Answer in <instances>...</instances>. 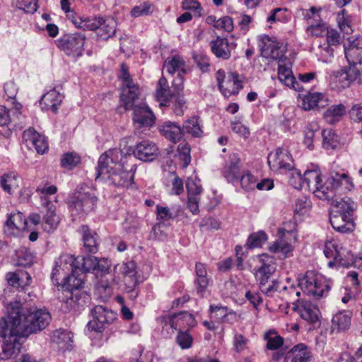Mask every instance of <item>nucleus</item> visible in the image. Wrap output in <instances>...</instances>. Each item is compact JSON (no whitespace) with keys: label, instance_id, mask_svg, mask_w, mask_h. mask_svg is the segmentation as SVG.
Segmentation results:
<instances>
[{"label":"nucleus","instance_id":"cd10ccee","mask_svg":"<svg viewBox=\"0 0 362 362\" xmlns=\"http://www.w3.org/2000/svg\"><path fill=\"white\" fill-rule=\"evenodd\" d=\"M213 54L218 58L228 59L230 57V47L226 38L217 37L210 42Z\"/></svg>","mask_w":362,"mask_h":362},{"label":"nucleus","instance_id":"680f3d73","mask_svg":"<svg viewBox=\"0 0 362 362\" xmlns=\"http://www.w3.org/2000/svg\"><path fill=\"white\" fill-rule=\"evenodd\" d=\"M322 136L326 148H333L336 146L335 136L331 129L322 130Z\"/></svg>","mask_w":362,"mask_h":362},{"label":"nucleus","instance_id":"c85d7f7f","mask_svg":"<svg viewBox=\"0 0 362 362\" xmlns=\"http://www.w3.org/2000/svg\"><path fill=\"white\" fill-rule=\"evenodd\" d=\"M79 272L74 268V271H71L66 279L62 284V287L64 291L70 293V298H74V291L79 289L83 284V279L79 277Z\"/></svg>","mask_w":362,"mask_h":362},{"label":"nucleus","instance_id":"4c0bfd02","mask_svg":"<svg viewBox=\"0 0 362 362\" xmlns=\"http://www.w3.org/2000/svg\"><path fill=\"white\" fill-rule=\"evenodd\" d=\"M334 207L335 210L332 213L353 216L357 205L351 198L346 197L341 199L340 201H336Z\"/></svg>","mask_w":362,"mask_h":362},{"label":"nucleus","instance_id":"a878e982","mask_svg":"<svg viewBox=\"0 0 362 362\" xmlns=\"http://www.w3.org/2000/svg\"><path fill=\"white\" fill-rule=\"evenodd\" d=\"M195 272L197 275V279L195 280L197 292L199 296L203 297L209 284V279L207 276V271L205 264L201 262L197 263L195 265Z\"/></svg>","mask_w":362,"mask_h":362},{"label":"nucleus","instance_id":"052dcab7","mask_svg":"<svg viewBox=\"0 0 362 362\" xmlns=\"http://www.w3.org/2000/svg\"><path fill=\"white\" fill-rule=\"evenodd\" d=\"M287 287L284 286L282 287L280 286V283L276 281H272V284L269 286H260V291L266 294L268 296H272L273 294L278 291L280 290H286Z\"/></svg>","mask_w":362,"mask_h":362},{"label":"nucleus","instance_id":"e2e57ef3","mask_svg":"<svg viewBox=\"0 0 362 362\" xmlns=\"http://www.w3.org/2000/svg\"><path fill=\"white\" fill-rule=\"evenodd\" d=\"M186 188L188 196H199L202 189V186L192 178L187 180Z\"/></svg>","mask_w":362,"mask_h":362},{"label":"nucleus","instance_id":"bf43d9fd","mask_svg":"<svg viewBox=\"0 0 362 362\" xmlns=\"http://www.w3.org/2000/svg\"><path fill=\"white\" fill-rule=\"evenodd\" d=\"M248 341L249 340L243 334H235L233 342L234 350L238 353L243 351L247 349Z\"/></svg>","mask_w":362,"mask_h":362},{"label":"nucleus","instance_id":"774afa93","mask_svg":"<svg viewBox=\"0 0 362 362\" xmlns=\"http://www.w3.org/2000/svg\"><path fill=\"white\" fill-rule=\"evenodd\" d=\"M173 96L180 95L184 88V77L181 73L177 74V77L173 82Z\"/></svg>","mask_w":362,"mask_h":362},{"label":"nucleus","instance_id":"423d86ee","mask_svg":"<svg viewBox=\"0 0 362 362\" xmlns=\"http://www.w3.org/2000/svg\"><path fill=\"white\" fill-rule=\"evenodd\" d=\"M324 254L327 258L333 259L328 262L329 267H333L336 265L344 267H360V264H357L356 258L354 257L351 251L343 247L336 240L326 242Z\"/></svg>","mask_w":362,"mask_h":362},{"label":"nucleus","instance_id":"bb28decb","mask_svg":"<svg viewBox=\"0 0 362 362\" xmlns=\"http://www.w3.org/2000/svg\"><path fill=\"white\" fill-rule=\"evenodd\" d=\"M80 233L82 235L83 245L86 249L91 253H95L98 251V235L92 230L88 226H81Z\"/></svg>","mask_w":362,"mask_h":362},{"label":"nucleus","instance_id":"de8ad7c7","mask_svg":"<svg viewBox=\"0 0 362 362\" xmlns=\"http://www.w3.org/2000/svg\"><path fill=\"white\" fill-rule=\"evenodd\" d=\"M153 5L148 1H145L138 6H135L132 9L131 14L135 18L147 16L153 12Z\"/></svg>","mask_w":362,"mask_h":362},{"label":"nucleus","instance_id":"603ef678","mask_svg":"<svg viewBox=\"0 0 362 362\" xmlns=\"http://www.w3.org/2000/svg\"><path fill=\"white\" fill-rule=\"evenodd\" d=\"M110 320L111 321H109L107 318H103V320H100V318H93L88 322L87 325L88 329L96 332H102L105 327V325L111 323L114 318H110Z\"/></svg>","mask_w":362,"mask_h":362},{"label":"nucleus","instance_id":"dca6fc26","mask_svg":"<svg viewBox=\"0 0 362 362\" xmlns=\"http://www.w3.org/2000/svg\"><path fill=\"white\" fill-rule=\"evenodd\" d=\"M329 222L335 230L341 233H351L355 229L354 217L351 215L331 213Z\"/></svg>","mask_w":362,"mask_h":362},{"label":"nucleus","instance_id":"13d9d810","mask_svg":"<svg viewBox=\"0 0 362 362\" xmlns=\"http://www.w3.org/2000/svg\"><path fill=\"white\" fill-rule=\"evenodd\" d=\"M156 214L157 219L159 221L174 219L177 216V214L172 211L170 208L160 206L159 205L156 206Z\"/></svg>","mask_w":362,"mask_h":362},{"label":"nucleus","instance_id":"a211bd4d","mask_svg":"<svg viewBox=\"0 0 362 362\" xmlns=\"http://www.w3.org/2000/svg\"><path fill=\"white\" fill-rule=\"evenodd\" d=\"M27 228V221L21 212L11 214L6 220L4 231L7 235H14Z\"/></svg>","mask_w":362,"mask_h":362},{"label":"nucleus","instance_id":"79ce46f5","mask_svg":"<svg viewBox=\"0 0 362 362\" xmlns=\"http://www.w3.org/2000/svg\"><path fill=\"white\" fill-rule=\"evenodd\" d=\"M183 133L186 132L194 137H200L203 134L199 119L197 117H192L184 123Z\"/></svg>","mask_w":362,"mask_h":362},{"label":"nucleus","instance_id":"f704fd0d","mask_svg":"<svg viewBox=\"0 0 362 362\" xmlns=\"http://www.w3.org/2000/svg\"><path fill=\"white\" fill-rule=\"evenodd\" d=\"M163 68L170 74L177 72L183 75L186 73L185 62L179 55L168 57L164 62Z\"/></svg>","mask_w":362,"mask_h":362},{"label":"nucleus","instance_id":"e433bc0d","mask_svg":"<svg viewBox=\"0 0 362 362\" xmlns=\"http://www.w3.org/2000/svg\"><path fill=\"white\" fill-rule=\"evenodd\" d=\"M173 97V91L170 88L167 79L162 76L158 82L156 88V98L160 101L161 105H167V103Z\"/></svg>","mask_w":362,"mask_h":362},{"label":"nucleus","instance_id":"a18cd8bd","mask_svg":"<svg viewBox=\"0 0 362 362\" xmlns=\"http://www.w3.org/2000/svg\"><path fill=\"white\" fill-rule=\"evenodd\" d=\"M319 127L316 123L308 124L304 130V144L310 150L313 148V139L315 134L318 131Z\"/></svg>","mask_w":362,"mask_h":362},{"label":"nucleus","instance_id":"6ab92c4d","mask_svg":"<svg viewBox=\"0 0 362 362\" xmlns=\"http://www.w3.org/2000/svg\"><path fill=\"white\" fill-rule=\"evenodd\" d=\"M132 110L133 119L135 122L144 127H151L155 123L156 117L145 103H140V105H136Z\"/></svg>","mask_w":362,"mask_h":362},{"label":"nucleus","instance_id":"ea45409f","mask_svg":"<svg viewBox=\"0 0 362 362\" xmlns=\"http://www.w3.org/2000/svg\"><path fill=\"white\" fill-rule=\"evenodd\" d=\"M346 112V107L342 104L330 106L324 113V118L329 124H334L339 122Z\"/></svg>","mask_w":362,"mask_h":362},{"label":"nucleus","instance_id":"3c124183","mask_svg":"<svg viewBox=\"0 0 362 362\" xmlns=\"http://www.w3.org/2000/svg\"><path fill=\"white\" fill-rule=\"evenodd\" d=\"M80 162V156L75 153H65L61 160L62 165L69 169L76 167Z\"/></svg>","mask_w":362,"mask_h":362},{"label":"nucleus","instance_id":"7c9ffc66","mask_svg":"<svg viewBox=\"0 0 362 362\" xmlns=\"http://www.w3.org/2000/svg\"><path fill=\"white\" fill-rule=\"evenodd\" d=\"M124 275V281L129 290H133L137 285L138 281L136 277V264L133 261L124 263L121 267Z\"/></svg>","mask_w":362,"mask_h":362},{"label":"nucleus","instance_id":"c9c22d12","mask_svg":"<svg viewBox=\"0 0 362 362\" xmlns=\"http://www.w3.org/2000/svg\"><path fill=\"white\" fill-rule=\"evenodd\" d=\"M6 279L11 286L22 287L23 288L29 285L31 280L30 275L25 271L8 272L6 275Z\"/></svg>","mask_w":362,"mask_h":362},{"label":"nucleus","instance_id":"7ed1b4c3","mask_svg":"<svg viewBox=\"0 0 362 362\" xmlns=\"http://www.w3.org/2000/svg\"><path fill=\"white\" fill-rule=\"evenodd\" d=\"M294 173L300 181V186L303 187L305 185L320 199H332L337 191H350L353 187L351 178L344 173H331L324 183L322 182L320 173L317 170H306L303 175L296 170Z\"/></svg>","mask_w":362,"mask_h":362},{"label":"nucleus","instance_id":"6e6552de","mask_svg":"<svg viewBox=\"0 0 362 362\" xmlns=\"http://www.w3.org/2000/svg\"><path fill=\"white\" fill-rule=\"evenodd\" d=\"M124 75L125 79L122 83L120 103L125 110H131L136 105H139L140 103L144 102L140 98L141 90L139 86L133 82L130 75L127 73Z\"/></svg>","mask_w":362,"mask_h":362},{"label":"nucleus","instance_id":"69168bd1","mask_svg":"<svg viewBox=\"0 0 362 362\" xmlns=\"http://www.w3.org/2000/svg\"><path fill=\"white\" fill-rule=\"evenodd\" d=\"M177 341L182 349H188L192 343V337L187 332H179L177 336Z\"/></svg>","mask_w":362,"mask_h":362},{"label":"nucleus","instance_id":"4be33fe9","mask_svg":"<svg viewBox=\"0 0 362 362\" xmlns=\"http://www.w3.org/2000/svg\"><path fill=\"white\" fill-rule=\"evenodd\" d=\"M240 159L237 153L230 154L223 170L224 177L228 182L238 180L240 177Z\"/></svg>","mask_w":362,"mask_h":362},{"label":"nucleus","instance_id":"4468645a","mask_svg":"<svg viewBox=\"0 0 362 362\" xmlns=\"http://www.w3.org/2000/svg\"><path fill=\"white\" fill-rule=\"evenodd\" d=\"M238 75L233 73L230 76V78L226 81V86L223 85V79L225 78L224 71L218 70L216 73V80L219 90L223 93L224 96L228 97L238 93L242 88L240 81L238 78Z\"/></svg>","mask_w":362,"mask_h":362},{"label":"nucleus","instance_id":"338daca9","mask_svg":"<svg viewBox=\"0 0 362 362\" xmlns=\"http://www.w3.org/2000/svg\"><path fill=\"white\" fill-rule=\"evenodd\" d=\"M109 314L116 315L112 310L104 305H96L90 310L91 317H107Z\"/></svg>","mask_w":362,"mask_h":362},{"label":"nucleus","instance_id":"c756f323","mask_svg":"<svg viewBox=\"0 0 362 362\" xmlns=\"http://www.w3.org/2000/svg\"><path fill=\"white\" fill-rule=\"evenodd\" d=\"M327 105V99L320 93H309L303 98L302 107L305 110H310L315 107H323Z\"/></svg>","mask_w":362,"mask_h":362},{"label":"nucleus","instance_id":"58836bf2","mask_svg":"<svg viewBox=\"0 0 362 362\" xmlns=\"http://www.w3.org/2000/svg\"><path fill=\"white\" fill-rule=\"evenodd\" d=\"M62 100V96L55 90H51L43 95L40 103L41 105H45L47 109H51L53 112H56Z\"/></svg>","mask_w":362,"mask_h":362},{"label":"nucleus","instance_id":"c03bdc74","mask_svg":"<svg viewBox=\"0 0 362 362\" xmlns=\"http://www.w3.org/2000/svg\"><path fill=\"white\" fill-rule=\"evenodd\" d=\"M264 339L267 341V348L270 350L279 349L284 343V339L277 335L274 331H269L265 333Z\"/></svg>","mask_w":362,"mask_h":362},{"label":"nucleus","instance_id":"72a5a7b5","mask_svg":"<svg viewBox=\"0 0 362 362\" xmlns=\"http://www.w3.org/2000/svg\"><path fill=\"white\" fill-rule=\"evenodd\" d=\"M97 257L91 255L74 257V268L79 272L83 273L94 272Z\"/></svg>","mask_w":362,"mask_h":362},{"label":"nucleus","instance_id":"5fc2aeb1","mask_svg":"<svg viewBox=\"0 0 362 362\" xmlns=\"http://www.w3.org/2000/svg\"><path fill=\"white\" fill-rule=\"evenodd\" d=\"M38 0H17V7L26 13H34L38 7Z\"/></svg>","mask_w":362,"mask_h":362},{"label":"nucleus","instance_id":"4d7b16f0","mask_svg":"<svg viewBox=\"0 0 362 362\" xmlns=\"http://www.w3.org/2000/svg\"><path fill=\"white\" fill-rule=\"evenodd\" d=\"M350 318H332L331 332H340L348 328Z\"/></svg>","mask_w":362,"mask_h":362},{"label":"nucleus","instance_id":"49530a36","mask_svg":"<svg viewBox=\"0 0 362 362\" xmlns=\"http://www.w3.org/2000/svg\"><path fill=\"white\" fill-rule=\"evenodd\" d=\"M267 234L263 231H259L249 236L247 245L250 248L259 247L267 241Z\"/></svg>","mask_w":362,"mask_h":362},{"label":"nucleus","instance_id":"393cba45","mask_svg":"<svg viewBox=\"0 0 362 362\" xmlns=\"http://www.w3.org/2000/svg\"><path fill=\"white\" fill-rule=\"evenodd\" d=\"M278 78L285 86L296 91H301L303 89L300 82L296 80L289 67L279 64L278 68Z\"/></svg>","mask_w":362,"mask_h":362},{"label":"nucleus","instance_id":"f8f14e48","mask_svg":"<svg viewBox=\"0 0 362 362\" xmlns=\"http://www.w3.org/2000/svg\"><path fill=\"white\" fill-rule=\"evenodd\" d=\"M117 23L112 18H103V17H94L89 21L86 27L88 30H96L97 37L102 40H107L116 33Z\"/></svg>","mask_w":362,"mask_h":362},{"label":"nucleus","instance_id":"f03ea898","mask_svg":"<svg viewBox=\"0 0 362 362\" xmlns=\"http://www.w3.org/2000/svg\"><path fill=\"white\" fill-rule=\"evenodd\" d=\"M49 323L48 318H0V359L17 356L23 339L44 329Z\"/></svg>","mask_w":362,"mask_h":362},{"label":"nucleus","instance_id":"09e8293b","mask_svg":"<svg viewBox=\"0 0 362 362\" xmlns=\"http://www.w3.org/2000/svg\"><path fill=\"white\" fill-rule=\"evenodd\" d=\"M270 250L276 253H280L284 256V257H286L292 252L293 248L291 245L281 240L274 243L270 247Z\"/></svg>","mask_w":362,"mask_h":362},{"label":"nucleus","instance_id":"aec40b11","mask_svg":"<svg viewBox=\"0 0 362 362\" xmlns=\"http://www.w3.org/2000/svg\"><path fill=\"white\" fill-rule=\"evenodd\" d=\"M23 139L28 142V145H32L38 153L43 154L48 149V144L45 136L40 134L33 128H29L24 131Z\"/></svg>","mask_w":362,"mask_h":362},{"label":"nucleus","instance_id":"f257e3e1","mask_svg":"<svg viewBox=\"0 0 362 362\" xmlns=\"http://www.w3.org/2000/svg\"><path fill=\"white\" fill-rule=\"evenodd\" d=\"M158 153L156 145L147 140L139 143L133 154L124 153L118 148L110 149L98 159L95 180L101 179L116 187H128L134 182L136 159L152 161Z\"/></svg>","mask_w":362,"mask_h":362},{"label":"nucleus","instance_id":"f3484780","mask_svg":"<svg viewBox=\"0 0 362 362\" xmlns=\"http://www.w3.org/2000/svg\"><path fill=\"white\" fill-rule=\"evenodd\" d=\"M42 205L47 209L42 223V228L47 233L54 230L59 223V218L55 213V206L46 198L42 199Z\"/></svg>","mask_w":362,"mask_h":362},{"label":"nucleus","instance_id":"0eeeda50","mask_svg":"<svg viewBox=\"0 0 362 362\" xmlns=\"http://www.w3.org/2000/svg\"><path fill=\"white\" fill-rule=\"evenodd\" d=\"M298 286L303 293L315 298L322 297L330 289L323 276L313 271L306 272L305 275L299 280Z\"/></svg>","mask_w":362,"mask_h":362},{"label":"nucleus","instance_id":"ddd939ff","mask_svg":"<svg viewBox=\"0 0 362 362\" xmlns=\"http://www.w3.org/2000/svg\"><path fill=\"white\" fill-rule=\"evenodd\" d=\"M337 72L336 75V81L341 88H346L350 86L353 82H362V74L356 67V64H349Z\"/></svg>","mask_w":362,"mask_h":362},{"label":"nucleus","instance_id":"864d4df0","mask_svg":"<svg viewBox=\"0 0 362 362\" xmlns=\"http://www.w3.org/2000/svg\"><path fill=\"white\" fill-rule=\"evenodd\" d=\"M309 26L307 28V30L310 33V34L315 37H321L326 35V32L328 29L322 21H317L315 23L308 22Z\"/></svg>","mask_w":362,"mask_h":362},{"label":"nucleus","instance_id":"0e129e2a","mask_svg":"<svg viewBox=\"0 0 362 362\" xmlns=\"http://www.w3.org/2000/svg\"><path fill=\"white\" fill-rule=\"evenodd\" d=\"M182 7L185 10L193 11L194 16L197 17L201 16V6L197 0H184Z\"/></svg>","mask_w":362,"mask_h":362},{"label":"nucleus","instance_id":"5701e85b","mask_svg":"<svg viewBox=\"0 0 362 362\" xmlns=\"http://www.w3.org/2000/svg\"><path fill=\"white\" fill-rule=\"evenodd\" d=\"M345 57L349 64H362V39L356 38L344 46Z\"/></svg>","mask_w":362,"mask_h":362},{"label":"nucleus","instance_id":"9b49d317","mask_svg":"<svg viewBox=\"0 0 362 362\" xmlns=\"http://www.w3.org/2000/svg\"><path fill=\"white\" fill-rule=\"evenodd\" d=\"M74 262L73 255L64 254L59 257L51 274V279L54 285L62 286L69 272L74 271Z\"/></svg>","mask_w":362,"mask_h":362},{"label":"nucleus","instance_id":"9d476101","mask_svg":"<svg viewBox=\"0 0 362 362\" xmlns=\"http://www.w3.org/2000/svg\"><path fill=\"white\" fill-rule=\"evenodd\" d=\"M86 36L83 33L65 35L59 40V47L67 54L81 57L83 52Z\"/></svg>","mask_w":362,"mask_h":362},{"label":"nucleus","instance_id":"1a4fd4ad","mask_svg":"<svg viewBox=\"0 0 362 362\" xmlns=\"http://www.w3.org/2000/svg\"><path fill=\"white\" fill-rule=\"evenodd\" d=\"M267 162L271 170L280 173L294 170L293 159L289 151L284 148H278L274 153H270Z\"/></svg>","mask_w":362,"mask_h":362},{"label":"nucleus","instance_id":"412c9836","mask_svg":"<svg viewBox=\"0 0 362 362\" xmlns=\"http://www.w3.org/2000/svg\"><path fill=\"white\" fill-rule=\"evenodd\" d=\"M160 134L168 140L175 144L180 141L183 136V129L175 122L166 121L158 126Z\"/></svg>","mask_w":362,"mask_h":362},{"label":"nucleus","instance_id":"39448f33","mask_svg":"<svg viewBox=\"0 0 362 362\" xmlns=\"http://www.w3.org/2000/svg\"><path fill=\"white\" fill-rule=\"evenodd\" d=\"M25 292L17 296L16 299L8 302L5 305V311L7 317H42L51 316L46 308H37L32 305L27 300Z\"/></svg>","mask_w":362,"mask_h":362},{"label":"nucleus","instance_id":"473e14b6","mask_svg":"<svg viewBox=\"0 0 362 362\" xmlns=\"http://www.w3.org/2000/svg\"><path fill=\"white\" fill-rule=\"evenodd\" d=\"M257 259L260 265L255 269V275L271 276L275 272L276 267L273 257L262 254L259 255Z\"/></svg>","mask_w":362,"mask_h":362},{"label":"nucleus","instance_id":"37998d69","mask_svg":"<svg viewBox=\"0 0 362 362\" xmlns=\"http://www.w3.org/2000/svg\"><path fill=\"white\" fill-rule=\"evenodd\" d=\"M327 42V46L324 49V51L329 56H332L333 54V49H332L331 46H337L340 43V34L337 30L334 29L327 30L326 32Z\"/></svg>","mask_w":362,"mask_h":362},{"label":"nucleus","instance_id":"2eb2a0df","mask_svg":"<svg viewBox=\"0 0 362 362\" xmlns=\"http://www.w3.org/2000/svg\"><path fill=\"white\" fill-rule=\"evenodd\" d=\"M260 45L262 55L267 58L281 60L284 57V49L280 42L271 40L268 35L262 37Z\"/></svg>","mask_w":362,"mask_h":362},{"label":"nucleus","instance_id":"b1692460","mask_svg":"<svg viewBox=\"0 0 362 362\" xmlns=\"http://www.w3.org/2000/svg\"><path fill=\"white\" fill-rule=\"evenodd\" d=\"M311 353L304 344L293 346L285 356L284 362H309Z\"/></svg>","mask_w":362,"mask_h":362},{"label":"nucleus","instance_id":"2f4dec72","mask_svg":"<svg viewBox=\"0 0 362 362\" xmlns=\"http://www.w3.org/2000/svg\"><path fill=\"white\" fill-rule=\"evenodd\" d=\"M52 338L61 349L69 350L72 347L73 334L70 331L63 329H57L53 332Z\"/></svg>","mask_w":362,"mask_h":362},{"label":"nucleus","instance_id":"6e6d98bb","mask_svg":"<svg viewBox=\"0 0 362 362\" xmlns=\"http://www.w3.org/2000/svg\"><path fill=\"white\" fill-rule=\"evenodd\" d=\"M193 58L197 66L203 72L208 71L209 66V59L206 54L202 52H194L193 54Z\"/></svg>","mask_w":362,"mask_h":362},{"label":"nucleus","instance_id":"20e7f679","mask_svg":"<svg viewBox=\"0 0 362 362\" xmlns=\"http://www.w3.org/2000/svg\"><path fill=\"white\" fill-rule=\"evenodd\" d=\"M98 201L96 189L93 186L83 185L77 189L69 205L72 216H83L93 211Z\"/></svg>","mask_w":362,"mask_h":362},{"label":"nucleus","instance_id":"a19ab883","mask_svg":"<svg viewBox=\"0 0 362 362\" xmlns=\"http://www.w3.org/2000/svg\"><path fill=\"white\" fill-rule=\"evenodd\" d=\"M0 185L5 192L11 194L13 189L19 187V177L14 173L5 174L0 178Z\"/></svg>","mask_w":362,"mask_h":362},{"label":"nucleus","instance_id":"8fccbe9b","mask_svg":"<svg viewBox=\"0 0 362 362\" xmlns=\"http://www.w3.org/2000/svg\"><path fill=\"white\" fill-rule=\"evenodd\" d=\"M256 182V177L249 171L244 173L240 178L241 187L246 191L255 189Z\"/></svg>","mask_w":362,"mask_h":362}]
</instances>
